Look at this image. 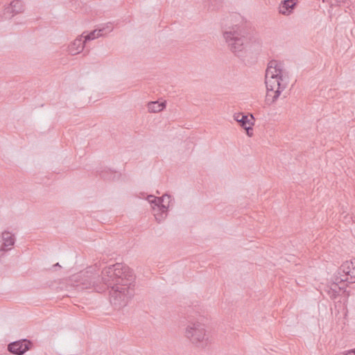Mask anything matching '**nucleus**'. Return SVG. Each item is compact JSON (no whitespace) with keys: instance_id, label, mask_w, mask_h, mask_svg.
<instances>
[{"instance_id":"nucleus-1","label":"nucleus","mask_w":355,"mask_h":355,"mask_svg":"<svg viewBox=\"0 0 355 355\" xmlns=\"http://www.w3.org/2000/svg\"><path fill=\"white\" fill-rule=\"evenodd\" d=\"M69 284L78 291L93 288L97 293L110 291V301L115 309L127 305L135 295V276L132 270L121 263H116L102 271L101 277L94 274L92 268L72 275Z\"/></svg>"},{"instance_id":"nucleus-2","label":"nucleus","mask_w":355,"mask_h":355,"mask_svg":"<svg viewBox=\"0 0 355 355\" xmlns=\"http://www.w3.org/2000/svg\"><path fill=\"white\" fill-rule=\"evenodd\" d=\"M288 74L284 70L282 63L277 60H271L266 71V85L267 88L266 97H272L275 102L284 90L288 82Z\"/></svg>"},{"instance_id":"nucleus-3","label":"nucleus","mask_w":355,"mask_h":355,"mask_svg":"<svg viewBox=\"0 0 355 355\" xmlns=\"http://www.w3.org/2000/svg\"><path fill=\"white\" fill-rule=\"evenodd\" d=\"M224 38L228 45L230 50L237 57L244 56L245 43L247 41L245 33L239 26L229 28V30L224 31Z\"/></svg>"},{"instance_id":"nucleus-4","label":"nucleus","mask_w":355,"mask_h":355,"mask_svg":"<svg viewBox=\"0 0 355 355\" xmlns=\"http://www.w3.org/2000/svg\"><path fill=\"white\" fill-rule=\"evenodd\" d=\"M205 325L199 322H189L186 328L185 336L196 346L205 347L208 343Z\"/></svg>"},{"instance_id":"nucleus-5","label":"nucleus","mask_w":355,"mask_h":355,"mask_svg":"<svg viewBox=\"0 0 355 355\" xmlns=\"http://www.w3.org/2000/svg\"><path fill=\"white\" fill-rule=\"evenodd\" d=\"M349 282V277H343V275H338V270H337V273L334 277L333 282L330 286L327 287V293L329 297L332 300L336 299L338 295L340 292L345 288L347 284Z\"/></svg>"},{"instance_id":"nucleus-6","label":"nucleus","mask_w":355,"mask_h":355,"mask_svg":"<svg viewBox=\"0 0 355 355\" xmlns=\"http://www.w3.org/2000/svg\"><path fill=\"white\" fill-rule=\"evenodd\" d=\"M33 343L28 339H21L12 342L8 345V350L15 355H23L32 349Z\"/></svg>"},{"instance_id":"nucleus-7","label":"nucleus","mask_w":355,"mask_h":355,"mask_svg":"<svg viewBox=\"0 0 355 355\" xmlns=\"http://www.w3.org/2000/svg\"><path fill=\"white\" fill-rule=\"evenodd\" d=\"M234 119L237 121L239 125L246 130L247 135L249 137L252 135V126L254 123L252 121L254 120L252 114L245 115L243 113H237L234 115Z\"/></svg>"},{"instance_id":"nucleus-8","label":"nucleus","mask_w":355,"mask_h":355,"mask_svg":"<svg viewBox=\"0 0 355 355\" xmlns=\"http://www.w3.org/2000/svg\"><path fill=\"white\" fill-rule=\"evenodd\" d=\"M338 275H343L346 278L349 277L347 283L352 284L355 282V259L350 261H345L338 268Z\"/></svg>"},{"instance_id":"nucleus-9","label":"nucleus","mask_w":355,"mask_h":355,"mask_svg":"<svg viewBox=\"0 0 355 355\" xmlns=\"http://www.w3.org/2000/svg\"><path fill=\"white\" fill-rule=\"evenodd\" d=\"M0 243H1L0 245V251L6 252L10 250L15 245V236L8 231H4L1 233Z\"/></svg>"},{"instance_id":"nucleus-10","label":"nucleus","mask_w":355,"mask_h":355,"mask_svg":"<svg viewBox=\"0 0 355 355\" xmlns=\"http://www.w3.org/2000/svg\"><path fill=\"white\" fill-rule=\"evenodd\" d=\"M24 10V6L23 2L20 0H15L5 8V14H12V17H13L17 14L23 12Z\"/></svg>"},{"instance_id":"nucleus-11","label":"nucleus","mask_w":355,"mask_h":355,"mask_svg":"<svg viewBox=\"0 0 355 355\" xmlns=\"http://www.w3.org/2000/svg\"><path fill=\"white\" fill-rule=\"evenodd\" d=\"M83 37L76 38L69 46V52L71 55H76L82 52L84 49L85 40H83Z\"/></svg>"},{"instance_id":"nucleus-12","label":"nucleus","mask_w":355,"mask_h":355,"mask_svg":"<svg viewBox=\"0 0 355 355\" xmlns=\"http://www.w3.org/2000/svg\"><path fill=\"white\" fill-rule=\"evenodd\" d=\"M296 5L295 0L282 1L279 6V13L282 15H289L294 9Z\"/></svg>"},{"instance_id":"nucleus-13","label":"nucleus","mask_w":355,"mask_h":355,"mask_svg":"<svg viewBox=\"0 0 355 355\" xmlns=\"http://www.w3.org/2000/svg\"><path fill=\"white\" fill-rule=\"evenodd\" d=\"M106 33H107V31H105V28H101V29L94 30L86 35H85V32H84L81 35V37H83L84 39L85 40V41L87 42V41L94 40L95 38H98L101 36H103V35H105Z\"/></svg>"},{"instance_id":"nucleus-14","label":"nucleus","mask_w":355,"mask_h":355,"mask_svg":"<svg viewBox=\"0 0 355 355\" xmlns=\"http://www.w3.org/2000/svg\"><path fill=\"white\" fill-rule=\"evenodd\" d=\"M171 196L168 194H165V195L162 196V198H157L153 195H150L148 197V200L149 202L151 204L152 206L154 205L153 207V209H155V207H157L158 208L159 207V205H161L162 202H164V200L166 199H171Z\"/></svg>"},{"instance_id":"nucleus-15","label":"nucleus","mask_w":355,"mask_h":355,"mask_svg":"<svg viewBox=\"0 0 355 355\" xmlns=\"http://www.w3.org/2000/svg\"><path fill=\"white\" fill-rule=\"evenodd\" d=\"M166 107L165 102L158 103L153 101L148 103V110L150 112L156 113L163 110Z\"/></svg>"},{"instance_id":"nucleus-16","label":"nucleus","mask_w":355,"mask_h":355,"mask_svg":"<svg viewBox=\"0 0 355 355\" xmlns=\"http://www.w3.org/2000/svg\"><path fill=\"white\" fill-rule=\"evenodd\" d=\"M99 176L107 180H112L115 176V172L110 170V169H104L101 171H98Z\"/></svg>"},{"instance_id":"nucleus-17","label":"nucleus","mask_w":355,"mask_h":355,"mask_svg":"<svg viewBox=\"0 0 355 355\" xmlns=\"http://www.w3.org/2000/svg\"><path fill=\"white\" fill-rule=\"evenodd\" d=\"M168 201V204L167 205H165L164 203V202H161V205H159V207L157 208L158 210L161 212L162 214H165V216H166V214H167V211H168V207H169V203L171 200V199H167Z\"/></svg>"},{"instance_id":"nucleus-18","label":"nucleus","mask_w":355,"mask_h":355,"mask_svg":"<svg viewBox=\"0 0 355 355\" xmlns=\"http://www.w3.org/2000/svg\"><path fill=\"white\" fill-rule=\"evenodd\" d=\"M343 221L345 224H349L351 223H355V216L353 214L349 215L348 214H346L343 216Z\"/></svg>"},{"instance_id":"nucleus-19","label":"nucleus","mask_w":355,"mask_h":355,"mask_svg":"<svg viewBox=\"0 0 355 355\" xmlns=\"http://www.w3.org/2000/svg\"><path fill=\"white\" fill-rule=\"evenodd\" d=\"M338 355H355V349L348 350Z\"/></svg>"},{"instance_id":"nucleus-20","label":"nucleus","mask_w":355,"mask_h":355,"mask_svg":"<svg viewBox=\"0 0 355 355\" xmlns=\"http://www.w3.org/2000/svg\"><path fill=\"white\" fill-rule=\"evenodd\" d=\"M268 80H271L269 84L270 85H272L273 87H274V89H275L276 86L277 87V83H273V79L270 77V76L268 78Z\"/></svg>"},{"instance_id":"nucleus-21","label":"nucleus","mask_w":355,"mask_h":355,"mask_svg":"<svg viewBox=\"0 0 355 355\" xmlns=\"http://www.w3.org/2000/svg\"><path fill=\"white\" fill-rule=\"evenodd\" d=\"M334 1L337 4H339V3H344L345 1V0H334Z\"/></svg>"},{"instance_id":"nucleus-22","label":"nucleus","mask_w":355,"mask_h":355,"mask_svg":"<svg viewBox=\"0 0 355 355\" xmlns=\"http://www.w3.org/2000/svg\"><path fill=\"white\" fill-rule=\"evenodd\" d=\"M53 268H55V267H60V268L61 266H60V264H59L58 263H57L54 264V265L53 266Z\"/></svg>"},{"instance_id":"nucleus-23","label":"nucleus","mask_w":355,"mask_h":355,"mask_svg":"<svg viewBox=\"0 0 355 355\" xmlns=\"http://www.w3.org/2000/svg\"><path fill=\"white\" fill-rule=\"evenodd\" d=\"M156 220L158 221V223L161 222V219L158 218L157 216H155Z\"/></svg>"},{"instance_id":"nucleus-24","label":"nucleus","mask_w":355,"mask_h":355,"mask_svg":"<svg viewBox=\"0 0 355 355\" xmlns=\"http://www.w3.org/2000/svg\"><path fill=\"white\" fill-rule=\"evenodd\" d=\"M344 214H345V212H344V211H343V212H342L341 216H343V215H344Z\"/></svg>"}]
</instances>
